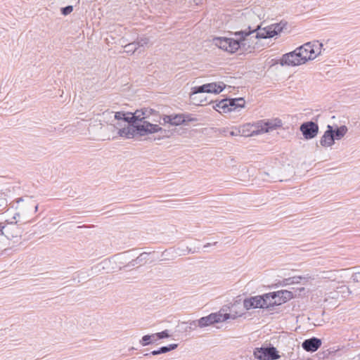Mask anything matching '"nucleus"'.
Masks as SVG:
<instances>
[{"label":"nucleus","instance_id":"obj_1","mask_svg":"<svg viewBox=\"0 0 360 360\" xmlns=\"http://www.w3.org/2000/svg\"><path fill=\"white\" fill-rule=\"evenodd\" d=\"M250 30V27H248ZM234 37H215L213 39V44L219 49L229 53H235L239 49L243 51H250L254 49L255 45L257 44V39L259 38L266 39L275 36V32H272L269 27L264 29L259 28L258 26L252 30H241L236 32Z\"/></svg>","mask_w":360,"mask_h":360},{"label":"nucleus","instance_id":"obj_2","mask_svg":"<svg viewBox=\"0 0 360 360\" xmlns=\"http://www.w3.org/2000/svg\"><path fill=\"white\" fill-rule=\"evenodd\" d=\"M149 114L150 110L148 109L137 110L134 113H130L129 123H133L139 136H145L162 130L159 125L150 124L148 121L146 120Z\"/></svg>","mask_w":360,"mask_h":360},{"label":"nucleus","instance_id":"obj_3","mask_svg":"<svg viewBox=\"0 0 360 360\" xmlns=\"http://www.w3.org/2000/svg\"><path fill=\"white\" fill-rule=\"evenodd\" d=\"M15 210L13 219L28 221L29 218L38 210V203L31 196H24L16 200Z\"/></svg>","mask_w":360,"mask_h":360},{"label":"nucleus","instance_id":"obj_4","mask_svg":"<svg viewBox=\"0 0 360 360\" xmlns=\"http://www.w3.org/2000/svg\"><path fill=\"white\" fill-rule=\"evenodd\" d=\"M245 101L243 98L222 99L216 105L219 112L234 111L244 108Z\"/></svg>","mask_w":360,"mask_h":360},{"label":"nucleus","instance_id":"obj_5","mask_svg":"<svg viewBox=\"0 0 360 360\" xmlns=\"http://www.w3.org/2000/svg\"><path fill=\"white\" fill-rule=\"evenodd\" d=\"M231 318V315L220 310L216 313H212L207 316H203L198 320V325L200 328H205L216 323L223 322Z\"/></svg>","mask_w":360,"mask_h":360},{"label":"nucleus","instance_id":"obj_6","mask_svg":"<svg viewBox=\"0 0 360 360\" xmlns=\"http://www.w3.org/2000/svg\"><path fill=\"white\" fill-rule=\"evenodd\" d=\"M290 292L288 290H281L264 294V307L269 308L275 305H280L288 300V297H283L284 295H290Z\"/></svg>","mask_w":360,"mask_h":360},{"label":"nucleus","instance_id":"obj_7","mask_svg":"<svg viewBox=\"0 0 360 360\" xmlns=\"http://www.w3.org/2000/svg\"><path fill=\"white\" fill-rule=\"evenodd\" d=\"M0 231L2 236H4L8 240L20 237L21 230L15 222L0 223Z\"/></svg>","mask_w":360,"mask_h":360},{"label":"nucleus","instance_id":"obj_8","mask_svg":"<svg viewBox=\"0 0 360 360\" xmlns=\"http://www.w3.org/2000/svg\"><path fill=\"white\" fill-rule=\"evenodd\" d=\"M223 87L216 83L205 84L202 86H195L192 89L190 97L192 100H195V96L200 93H214L219 94L222 91Z\"/></svg>","mask_w":360,"mask_h":360},{"label":"nucleus","instance_id":"obj_9","mask_svg":"<svg viewBox=\"0 0 360 360\" xmlns=\"http://www.w3.org/2000/svg\"><path fill=\"white\" fill-rule=\"evenodd\" d=\"M297 51V49H295L292 52L284 54L281 59V65L283 66H295L304 64V60H302L301 57H298L300 56Z\"/></svg>","mask_w":360,"mask_h":360},{"label":"nucleus","instance_id":"obj_10","mask_svg":"<svg viewBox=\"0 0 360 360\" xmlns=\"http://www.w3.org/2000/svg\"><path fill=\"white\" fill-rule=\"evenodd\" d=\"M300 129L306 139H311L317 135L319 126L315 122L310 121L302 124Z\"/></svg>","mask_w":360,"mask_h":360},{"label":"nucleus","instance_id":"obj_11","mask_svg":"<svg viewBox=\"0 0 360 360\" xmlns=\"http://www.w3.org/2000/svg\"><path fill=\"white\" fill-rule=\"evenodd\" d=\"M264 295L262 296H255L244 300V307L247 309L252 308H265L264 307Z\"/></svg>","mask_w":360,"mask_h":360},{"label":"nucleus","instance_id":"obj_12","mask_svg":"<svg viewBox=\"0 0 360 360\" xmlns=\"http://www.w3.org/2000/svg\"><path fill=\"white\" fill-rule=\"evenodd\" d=\"M296 49L300 56L299 57H301L302 60H304V63H305L308 60H313L315 58V55H311V51H314V49H311L310 42H307Z\"/></svg>","mask_w":360,"mask_h":360},{"label":"nucleus","instance_id":"obj_13","mask_svg":"<svg viewBox=\"0 0 360 360\" xmlns=\"http://www.w3.org/2000/svg\"><path fill=\"white\" fill-rule=\"evenodd\" d=\"M335 141L333 126L328 124L326 131L321 138L320 144L323 147H330L335 143Z\"/></svg>","mask_w":360,"mask_h":360},{"label":"nucleus","instance_id":"obj_14","mask_svg":"<svg viewBox=\"0 0 360 360\" xmlns=\"http://www.w3.org/2000/svg\"><path fill=\"white\" fill-rule=\"evenodd\" d=\"M321 345V340L317 338H311L305 340L302 344V348L307 352H316Z\"/></svg>","mask_w":360,"mask_h":360},{"label":"nucleus","instance_id":"obj_15","mask_svg":"<svg viewBox=\"0 0 360 360\" xmlns=\"http://www.w3.org/2000/svg\"><path fill=\"white\" fill-rule=\"evenodd\" d=\"M118 134L122 137L132 138L136 135H139L136 128L134 127L133 123H127V127H124L119 129Z\"/></svg>","mask_w":360,"mask_h":360},{"label":"nucleus","instance_id":"obj_16","mask_svg":"<svg viewBox=\"0 0 360 360\" xmlns=\"http://www.w3.org/2000/svg\"><path fill=\"white\" fill-rule=\"evenodd\" d=\"M162 120L164 123H169L171 125L178 126L183 124L185 122V118L184 115H165L162 117Z\"/></svg>","mask_w":360,"mask_h":360},{"label":"nucleus","instance_id":"obj_17","mask_svg":"<svg viewBox=\"0 0 360 360\" xmlns=\"http://www.w3.org/2000/svg\"><path fill=\"white\" fill-rule=\"evenodd\" d=\"M344 270L337 271H322L321 274V278L323 279H328L332 281H337L339 278H342V276H338L339 274H340Z\"/></svg>","mask_w":360,"mask_h":360},{"label":"nucleus","instance_id":"obj_18","mask_svg":"<svg viewBox=\"0 0 360 360\" xmlns=\"http://www.w3.org/2000/svg\"><path fill=\"white\" fill-rule=\"evenodd\" d=\"M348 131V128L345 125L340 126L339 127H333V134L335 140L342 139Z\"/></svg>","mask_w":360,"mask_h":360},{"label":"nucleus","instance_id":"obj_19","mask_svg":"<svg viewBox=\"0 0 360 360\" xmlns=\"http://www.w3.org/2000/svg\"><path fill=\"white\" fill-rule=\"evenodd\" d=\"M157 340V335H155V333H153L152 335H146L143 336L139 342L142 346H147L155 342Z\"/></svg>","mask_w":360,"mask_h":360},{"label":"nucleus","instance_id":"obj_20","mask_svg":"<svg viewBox=\"0 0 360 360\" xmlns=\"http://www.w3.org/2000/svg\"><path fill=\"white\" fill-rule=\"evenodd\" d=\"M275 129V125H273L271 123L267 122H264V123H261L260 124V129H258L257 131H252V133L250 134V135H254V134H257L258 133H260V132H269V131Z\"/></svg>","mask_w":360,"mask_h":360},{"label":"nucleus","instance_id":"obj_21","mask_svg":"<svg viewBox=\"0 0 360 360\" xmlns=\"http://www.w3.org/2000/svg\"><path fill=\"white\" fill-rule=\"evenodd\" d=\"M266 354V360H276L279 359L276 349L274 347H265Z\"/></svg>","mask_w":360,"mask_h":360},{"label":"nucleus","instance_id":"obj_22","mask_svg":"<svg viewBox=\"0 0 360 360\" xmlns=\"http://www.w3.org/2000/svg\"><path fill=\"white\" fill-rule=\"evenodd\" d=\"M310 46L314 49V51H311V55H315V58L321 53L323 44L319 41L310 42Z\"/></svg>","mask_w":360,"mask_h":360},{"label":"nucleus","instance_id":"obj_23","mask_svg":"<svg viewBox=\"0 0 360 360\" xmlns=\"http://www.w3.org/2000/svg\"><path fill=\"white\" fill-rule=\"evenodd\" d=\"M266 354L265 347L256 348L254 351V356L259 360H266Z\"/></svg>","mask_w":360,"mask_h":360},{"label":"nucleus","instance_id":"obj_24","mask_svg":"<svg viewBox=\"0 0 360 360\" xmlns=\"http://www.w3.org/2000/svg\"><path fill=\"white\" fill-rule=\"evenodd\" d=\"M286 25V23H276L271 25L269 26V28L272 32H275V35H277L278 33L281 32L284 27Z\"/></svg>","mask_w":360,"mask_h":360},{"label":"nucleus","instance_id":"obj_25","mask_svg":"<svg viewBox=\"0 0 360 360\" xmlns=\"http://www.w3.org/2000/svg\"><path fill=\"white\" fill-rule=\"evenodd\" d=\"M124 51L127 53L133 54L135 53L136 50H138L137 44H135L134 41L131 43H129L124 46Z\"/></svg>","mask_w":360,"mask_h":360},{"label":"nucleus","instance_id":"obj_26","mask_svg":"<svg viewBox=\"0 0 360 360\" xmlns=\"http://www.w3.org/2000/svg\"><path fill=\"white\" fill-rule=\"evenodd\" d=\"M148 254L146 252L141 253L139 257H136V259L131 262V265L134 266L138 264H141L147 259Z\"/></svg>","mask_w":360,"mask_h":360},{"label":"nucleus","instance_id":"obj_27","mask_svg":"<svg viewBox=\"0 0 360 360\" xmlns=\"http://www.w3.org/2000/svg\"><path fill=\"white\" fill-rule=\"evenodd\" d=\"M115 118L117 120H122L124 122L129 123V116H126V114L122 112H117L115 115Z\"/></svg>","mask_w":360,"mask_h":360},{"label":"nucleus","instance_id":"obj_28","mask_svg":"<svg viewBox=\"0 0 360 360\" xmlns=\"http://www.w3.org/2000/svg\"><path fill=\"white\" fill-rule=\"evenodd\" d=\"M178 347V344H171L168 346H164L160 348L161 354L167 353L172 350H174Z\"/></svg>","mask_w":360,"mask_h":360},{"label":"nucleus","instance_id":"obj_29","mask_svg":"<svg viewBox=\"0 0 360 360\" xmlns=\"http://www.w3.org/2000/svg\"><path fill=\"white\" fill-rule=\"evenodd\" d=\"M149 42L148 38H141L139 39L136 41H134L135 44H137L138 49L140 47H143L144 46H146Z\"/></svg>","mask_w":360,"mask_h":360},{"label":"nucleus","instance_id":"obj_30","mask_svg":"<svg viewBox=\"0 0 360 360\" xmlns=\"http://www.w3.org/2000/svg\"><path fill=\"white\" fill-rule=\"evenodd\" d=\"M72 11H73V6L72 5H70V6H65L64 8H61V13L63 15H68V14L72 13Z\"/></svg>","mask_w":360,"mask_h":360},{"label":"nucleus","instance_id":"obj_31","mask_svg":"<svg viewBox=\"0 0 360 360\" xmlns=\"http://www.w3.org/2000/svg\"><path fill=\"white\" fill-rule=\"evenodd\" d=\"M155 335H157L158 340L162 339V338H167L170 337V335L169 334L167 330H165L160 333H155Z\"/></svg>","mask_w":360,"mask_h":360},{"label":"nucleus","instance_id":"obj_32","mask_svg":"<svg viewBox=\"0 0 360 360\" xmlns=\"http://www.w3.org/2000/svg\"><path fill=\"white\" fill-rule=\"evenodd\" d=\"M352 279L354 282H360V272L354 273L352 276Z\"/></svg>","mask_w":360,"mask_h":360},{"label":"nucleus","instance_id":"obj_33","mask_svg":"<svg viewBox=\"0 0 360 360\" xmlns=\"http://www.w3.org/2000/svg\"><path fill=\"white\" fill-rule=\"evenodd\" d=\"M6 200L4 198H0V210L6 206Z\"/></svg>","mask_w":360,"mask_h":360},{"label":"nucleus","instance_id":"obj_34","mask_svg":"<svg viewBox=\"0 0 360 360\" xmlns=\"http://www.w3.org/2000/svg\"><path fill=\"white\" fill-rule=\"evenodd\" d=\"M161 354V352H160V349H157V350H153V351H152L150 352V354L154 355V356L155 355H158V354ZM149 355H150V354H148V353L144 354L145 356H149Z\"/></svg>","mask_w":360,"mask_h":360},{"label":"nucleus","instance_id":"obj_35","mask_svg":"<svg viewBox=\"0 0 360 360\" xmlns=\"http://www.w3.org/2000/svg\"><path fill=\"white\" fill-rule=\"evenodd\" d=\"M292 278V283H299L300 281L302 278L301 276H294Z\"/></svg>","mask_w":360,"mask_h":360},{"label":"nucleus","instance_id":"obj_36","mask_svg":"<svg viewBox=\"0 0 360 360\" xmlns=\"http://www.w3.org/2000/svg\"><path fill=\"white\" fill-rule=\"evenodd\" d=\"M189 324H190V328H192L193 327L196 328L197 326H198V320L193 321L190 322Z\"/></svg>","mask_w":360,"mask_h":360},{"label":"nucleus","instance_id":"obj_37","mask_svg":"<svg viewBox=\"0 0 360 360\" xmlns=\"http://www.w3.org/2000/svg\"><path fill=\"white\" fill-rule=\"evenodd\" d=\"M283 283L285 285L293 284V283H292V278H288L284 279Z\"/></svg>","mask_w":360,"mask_h":360},{"label":"nucleus","instance_id":"obj_38","mask_svg":"<svg viewBox=\"0 0 360 360\" xmlns=\"http://www.w3.org/2000/svg\"><path fill=\"white\" fill-rule=\"evenodd\" d=\"M340 288L343 290L342 292H345V290H347V291H349V288L346 286H342Z\"/></svg>","mask_w":360,"mask_h":360},{"label":"nucleus","instance_id":"obj_39","mask_svg":"<svg viewBox=\"0 0 360 360\" xmlns=\"http://www.w3.org/2000/svg\"><path fill=\"white\" fill-rule=\"evenodd\" d=\"M291 294H292V292H290V295H284L283 298H284L285 297H288V299H290V298L291 297Z\"/></svg>","mask_w":360,"mask_h":360},{"label":"nucleus","instance_id":"obj_40","mask_svg":"<svg viewBox=\"0 0 360 360\" xmlns=\"http://www.w3.org/2000/svg\"><path fill=\"white\" fill-rule=\"evenodd\" d=\"M79 0H72V1H71V3H72V4H74V3H75V4H79Z\"/></svg>","mask_w":360,"mask_h":360},{"label":"nucleus","instance_id":"obj_41","mask_svg":"<svg viewBox=\"0 0 360 360\" xmlns=\"http://www.w3.org/2000/svg\"><path fill=\"white\" fill-rule=\"evenodd\" d=\"M299 360H312V359H310V358H307V359H299Z\"/></svg>","mask_w":360,"mask_h":360},{"label":"nucleus","instance_id":"obj_42","mask_svg":"<svg viewBox=\"0 0 360 360\" xmlns=\"http://www.w3.org/2000/svg\"><path fill=\"white\" fill-rule=\"evenodd\" d=\"M357 357H358V360H360V353L358 354Z\"/></svg>","mask_w":360,"mask_h":360},{"label":"nucleus","instance_id":"obj_43","mask_svg":"<svg viewBox=\"0 0 360 360\" xmlns=\"http://www.w3.org/2000/svg\"><path fill=\"white\" fill-rule=\"evenodd\" d=\"M264 175L269 176V174H268V173L264 172Z\"/></svg>","mask_w":360,"mask_h":360}]
</instances>
